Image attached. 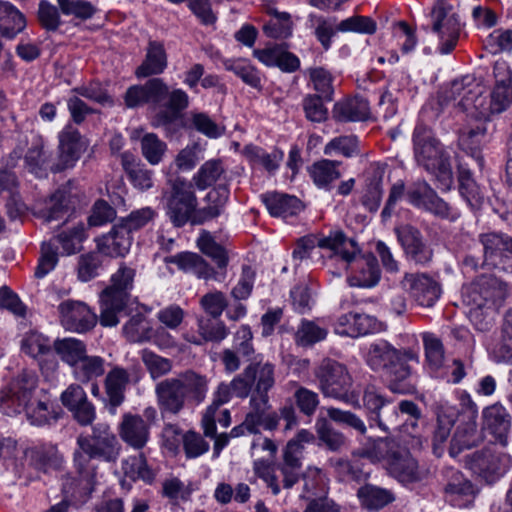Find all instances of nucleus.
I'll return each mask as SVG.
<instances>
[{
  "mask_svg": "<svg viewBox=\"0 0 512 512\" xmlns=\"http://www.w3.org/2000/svg\"><path fill=\"white\" fill-rule=\"evenodd\" d=\"M122 332L129 342L144 343L151 340L154 329L144 314L136 313L124 324Z\"/></svg>",
  "mask_w": 512,
  "mask_h": 512,
  "instance_id": "50",
  "label": "nucleus"
},
{
  "mask_svg": "<svg viewBox=\"0 0 512 512\" xmlns=\"http://www.w3.org/2000/svg\"><path fill=\"white\" fill-rule=\"evenodd\" d=\"M121 439L130 447L141 450L150 438V425L137 414L126 413L119 425Z\"/></svg>",
  "mask_w": 512,
  "mask_h": 512,
  "instance_id": "30",
  "label": "nucleus"
},
{
  "mask_svg": "<svg viewBox=\"0 0 512 512\" xmlns=\"http://www.w3.org/2000/svg\"><path fill=\"white\" fill-rule=\"evenodd\" d=\"M228 198L229 189L226 185H218L209 191L206 195L208 205L198 210L193 218V225H199L218 217L223 212Z\"/></svg>",
  "mask_w": 512,
  "mask_h": 512,
  "instance_id": "39",
  "label": "nucleus"
},
{
  "mask_svg": "<svg viewBox=\"0 0 512 512\" xmlns=\"http://www.w3.org/2000/svg\"><path fill=\"white\" fill-rule=\"evenodd\" d=\"M56 355L73 368L87 353L85 342L74 337L57 338L53 342Z\"/></svg>",
  "mask_w": 512,
  "mask_h": 512,
  "instance_id": "46",
  "label": "nucleus"
},
{
  "mask_svg": "<svg viewBox=\"0 0 512 512\" xmlns=\"http://www.w3.org/2000/svg\"><path fill=\"white\" fill-rule=\"evenodd\" d=\"M93 459H97V455H92L79 447L74 451V467L79 477H81V482L85 483V487H91L96 476V467L92 463Z\"/></svg>",
  "mask_w": 512,
  "mask_h": 512,
  "instance_id": "60",
  "label": "nucleus"
},
{
  "mask_svg": "<svg viewBox=\"0 0 512 512\" xmlns=\"http://www.w3.org/2000/svg\"><path fill=\"white\" fill-rule=\"evenodd\" d=\"M492 356L497 363L512 364V308L504 314L501 336L492 349Z\"/></svg>",
  "mask_w": 512,
  "mask_h": 512,
  "instance_id": "49",
  "label": "nucleus"
},
{
  "mask_svg": "<svg viewBox=\"0 0 512 512\" xmlns=\"http://www.w3.org/2000/svg\"><path fill=\"white\" fill-rule=\"evenodd\" d=\"M308 20L311 23V27L314 28L315 37L321 46L328 50L331 47L332 37L338 32L337 26L334 27V23L330 19L315 14H310Z\"/></svg>",
  "mask_w": 512,
  "mask_h": 512,
  "instance_id": "62",
  "label": "nucleus"
},
{
  "mask_svg": "<svg viewBox=\"0 0 512 512\" xmlns=\"http://www.w3.org/2000/svg\"><path fill=\"white\" fill-rule=\"evenodd\" d=\"M168 66V56L164 44L150 40L142 63L136 68L137 78H146L162 74Z\"/></svg>",
  "mask_w": 512,
  "mask_h": 512,
  "instance_id": "34",
  "label": "nucleus"
},
{
  "mask_svg": "<svg viewBox=\"0 0 512 512\" xmlns=\"http://www.w3.org/2000/svg\"><path fill=\"white\" fill-rule=\"evenodd\" d=\"M77 445L84 451L97 455V459L105 462H115L121 450L116 435L106 423H97L92 426L91 435H79Z\"/></svg>",
  "mask_w": 512,
  "mask_h": 512,
  "instance_id": "16",
  "label": "nucleus"
},
{
  "mask_svg": "<svg viewBox=\"0 0 512 512\" xmlns=\"http://www.w3.org/2000/svg\"><path fill=\"white\" fill-rule=\"evenodd\" d=\"M26 27L23 14L11 3L0 0V33L12 39Z\"/></svg>",
  "mask_w": 512,
  "mask_h": 512,
  "instance_id": "45",
  "label": "nucleus"
},
{
  "mask_svg": "<svg viewBox=\"0 0 512 512\" xmlns=\"http://www.w3.org/2000/svg\"><path fill=\"white\" fill-rule=\"evenodd\" d=\"M234 394V388L232 381L229 384L220 383L213 394L212 403L206 408L202 420V429L206 431L208 435H213L215 430L216 413L220 406L228 403Z\"/></svg>",
  "mask_w": 512,
  "mask_h": 512,
  "instance_id": "44",
  "label": "nucleus"
},
{
  "mask_svg": "<svg viewBox=\"0 0 512 512\" xmlns=\"http://www.w3.org/2000/svg\"><path fill=\"white\" fill-rule=\"evenodd\" d=\"M243 154L252 165H260L269 173H274L283 159L281 151L267 153L262 148L252 144L244 147Z\"/></svg>",
  "mask_w": 512,
  "mask_h": 512,
  "instance_id": "54",
  "label": "nucleus"
},
{
  "mask_svg": "<svg viewBox=\"0 0 512 512\" xmlns=\"http://www.w3.org/2000/svg\"><path fill=\"white\" fill-rule=\"evenodd\" d=\"M401 285L423 307L433 306L441 294L439 283L427 273H406Z\"/></svg>",
  "mask_w": 512,
  "mask_h": 512,
  "instance_id": "24",
  "label": "nucleus"
},
{
  "mask_svg": "<svg viewBox=\"0 0 512 512\" xmlns=\"http://www.w3.org/2000/svg\"><path fill=\"white\" fill-rule=\"evenodd\" d=\"M357 495L361 504L370 510L381 509L394 500L391 491L371 484L359 488Z\"/></svg>",
  "mask_w": 512,
  "mask_h": 512,
  "instance_id": "53",
  "label": "nucleus"
},
{
  "mask_svg": "<svg viewBox=\"0 0 512 512\" xmlns=\"http://www.w3.org/2000/svg\"><path fill=\"white\" fill-rule=\"evenodd\" d=\"M432 31L439 38V52L449 54L455 48L460 35V20L457 14L450 13V9L443 0L437 1L430 13Z\"/></svg>",
  "mask_w": 512,
  "mask_h": 512,
  "instance_id": "19",
  "label": "nucleus"
},
{
  "mask_svg": "<svg viewBox=\"0 0 512 512\" xmlns=\"http://www.w3.org/2000/svg\"><path fill=\"white\" fill-rule=\"evenodd\" d=\"M394 232L408 260L417 265H427L432 261L433 249L418 228L403 224L395 227Z\"/></svg>",
  "mask_w": 512,
  "mask_h": 512,
  "instance_id": "20",
  "label": "nucleus"
},
{
  "mask_svg": "<svg viewBox=\"0 0 512 512\" xmlns=\"http://www.w3.org/2000/svg\"><path fill=\"white\" fill-rule=\"evenodd\" d=\"M417 360L411 349H397L386 340L369 345L366 362L374 371H382L389 380V389L394 393L405 394L409 388L402 385L412 374L409 361Z\"/></svg>",
  "mask_w": 512,
  "mask_h": 512,
  "instance_id": "5",
  "label": "nucleus"
},
{
  "mask_svg": "<svg viewBox=\"0 0 512 512\" xmlns=\"http://www.w3.org/2000/svg\"><path fill=\"white\" fill-rule=\"evenodd\" d=\"M135 270L122 264L111 277V285L100 296V324L113 327L119 323V315L124 312L133 288Z\"/></svg>",
  "mask_w": 512,
  "mask_h": 512,
  "instance_id": "11",
  "label": "nucleus"
},
{
  "mask_svg": "<svg viewBox=\"0 0 512 512\" xmlns=\"http://www.w3.org/2000/svg\"><path fill=\"white\" fill-rule=\"evenodd\" d=\"M267 13L272 18L263 27L266 36L274 39H285L291 36L293 23L289 13L279 12L275 8H268Z\"/></svg>",
  "mask_w": 512,
  "mask_h": 512,
  "instance_id": "52",
  "label": "nucleus"
},
{
  "mask_svg": "<svg viewBox=\"0 0 512 512\" xmlns=\"http://www.w3.org/2000/svg\"><path fill=\"white\" fill-rule=\"evenodd\" d=\"M167 103L164 105L165 110L157 113L154 118L153 126L168 128L180 116L181 111L186 109L189 104V97L182 89L168 90Z\"/></svg>",
  "mask_w": 512,
  "mask_h": 512,
  "instance_id": "37",
  "label": "nucleus"
},
{
  "mask_svg": "<svg viewBox=\"0 0 512 512\" xmlns=\"http://www.w3.org/2000/svg\"><path fill=\"white\" fill-rule=\"evenodd\" d=\"M341 162L322 159L308 168V173L318 188L330 189L331 184L341 177Z\"/></svg>",
  "mask_w": 512,
  "mask_h": 512,
  "instance_id": "48",
  "label": "nucleus"
},
{
  "mask_svg": "<svg viewBox=\"0 0 512 512\" xmlns=\"http://www.w3.org/2000/svg\"><path fill=\"white\" fill-rule=\"evenodd\" d=\"M168 95V85L162 78H151L142 85L130 86L124 94L127 108L134 109L146 104L159 106Z\"/></svg>",
  "mask_w": 512,
  "mask_h": 512,
  "instance_id": "23",
  "label": "nucleus"
},
{
  "mask_svg": "<svg viewBox=\"0 0 512 512\" xmlns=\"http://www.w3.org/2000/svg\"><path fill=\"white\" fill-rule=\"evenodd\" d=\"M169 183L171 189L166 194V214L171 223L175 227H182L189 221L193 224L198 202L192 183L180 177Z\"/></svg>",
  "mask_w": 512,
  "mask_h": 512,
  "instance_id": "12",
  "label": "nucleus"
},
{
  "mask_svg": "<svg viewBox=\"0 0 512 512\" xmlns=\"http://www.w3.org/2000/svg\"><path fill=\"white\" fill-rule=\"evenodd\" d=\"M458 182L459 192L467 204L472 209L479 208L483 203L484 195L480 187L472 178L470 171L464 168H460L458 174Z\"/></svg>",
  "mask_w": 512,
  "mask_h": 512,
  "instance_id": "56",
  "label": "nucleus"
},
{
  "mask_svg": "<svg viewBox=\"0 0 512 512\" xmlns=\"http://www.w3.org/2000/svg\"><path fill=\"white\" fill-rule=\"evenodd\" d=\"M122 470L125 476L132 480L141 479L146 483H152L155 478L154 471L148 466L143 454L130 456L122 462Z\"/></svg>",
  "mask_w": 512,
  "mask_h": 512,
  "instance_id": "58",
  "label": "nucleus"
},
{
  "mask_svg": "<svg viewBox=\"0 0 512 512\" xmlns=\"http://www.w3.org/2000/svg\"><path fill=\"white\" fill-rule=\"evenodd\" d=\"M412 142L418 166L436 177L441 190H449L453 184L450 155L433 131L424 124H418L413 131Z\"/></svg>",
  "mask_w": 512,
  "mask_h": 512,
  "instance_id": "6",
  "label": "nucleus"
},
{
  "mask_svg": "<svg viewBox=\"0 0 512 512\" xmlns=\"http://www.w3.org/2000/svg\"><path fill=\"white\" fill-rule=\"evenodd\" d=\"M328 330L315 321L302 319L295 333V342L298 346L308 347L323 341Z\"/></svg>",
  "mask_w": 512,
  "mask_h": 512,
  "instance_id": "55",
  "label": "nucleus"
},
{
  "mask_svg": "<svg viewBox=\"0 0 512 512\" xmlns=\"http://www.w3.org/2000/svg\"><path fill=\"white\" fill-rule=\"evenodd\" d=\"M319 440L331 451H340L346 446V436L332 427L325 418H319L315 424Z\"/></svg>",
  "mask_w": 512,
  "mask_h": 512,
  "instance_id": "59",
  "label": "nucleus"
},
{
  "mask_svg": "<svg viewBox=\"0 0 512 512\" xmlns=\"http://www.w3.org/2000/svg\"><path fill=\"white\" fill-rule=\"evenodd\" d=\"M314 376L324 397L342 401L354 408L363 407L358 392L351 389L353 380L344 364L325 358L314 369Z\"/></svg>",
  "mask_w": 512,
  "mask_h": 512,
  "instance_id": "8",
  "label": "nucleus"
},
{
  "mask_svg": "<svg viewBox=\"0 0 512 512\" xmlns=\"http://www.w3.org/2000/svg\"><path fill=\"white\" fill-rule=\"evenodd\" d=\"M443 475L446 480L444 493L450 502L462 506V503L456 502L460 500L468 501L474 496L475 491L472 483L460 471L454 468H446L443 470Z\"/></svg>",
  "mask_w": 512,
  "mask_h": 512,
  "instance_id": "36",
  "label": "nucleus"
},
{
  "mask_svg": "<svg viewBox=\"0 0 512 512\" xmlns=\"http://www.w3.org/2000/svg\"><path fill=\"white\" fill-rule=\"evenodd\" d=\"M463 303L470 307V317L497 312L508 296L505 282L494 277L482 275L462 287Z\"/></svg>",
  "mask_w": 512,
  "mask_h": 512,
  "instance_id": "7",
  "label": "nucleus"
},
{
  "mask_svg": "<svg viewBox=\"0 0 512 512\" xmlns=\"http://www.w3.org/2000/svg\"><path fill=\"white\" fill-rule=\"evenodd\" d=\"M229 334L224 322L212 317H197V332L186 331L183 339L193 345L202 346L208 342H221Z\"/></svg>",
  "mask_w": 512,
  "mask_h": 512,
  "instance_id": "29",
  "label": "nucleus"
},
{
  "mask_svg": "<svg viewBox=\"0 0 512 512\" xmlns=\"http://www.w3.org/2000/svg\"><path fill=\"white\" fill-rule=\"evenodd\" d=\"M510 463L508 454L498 452L492 446L473 453L470 462L471 469L487 483H493L500 478L509 468Z\"/></svg>",
  "mask_w": 512,
  "mask_h": 512,
  "instance_id": "21",
  "label": "nucleus"
},
{
  "mask_svg": "<svg viewBox=\"0 0 512 512\" xmlns=\"http://www.w3.org/2000/svg\"><path fill=\"white\" fill-rule=\"evenodd\" d=\"M353 455L381 464L389 475L404 484L419 482L423 478L410 451L389 437L368 438L353 451Z\"/></svg>",
  "mask_w": 512,
  "mask_h": 512,
  "instance_id": "3",
  "label": "nucleus"
},
{
  "mask_svg": "<svg viewBox=\"0 0 512 512\" xmlns=\"http://www.w3.org/2000/svg\"><path fill=\"white\" fill-rule=\"evenodd\" d=\"M315 436L306 429H301L290 439L282 451V460L274 464L275 483L278 491L270 490L274 496L288 492L303 476L302 459L305 444L313 442Z\"/></svg>",
  "mask_w": 512,
  "mask_h": 512,
  "instance_id": "10",
  "label": "nucleus"
},
{
  "mask_svg": "<svg viewBox=\"0 0 512 512\" xmlns=\"http://www.w3.org/2000/svg\"><path fill=\"white\" fill-rule=\"evenodd\" d=\"M379 330V322L373 316L363 313L341 315L334 324V332L340 336L357 338Z\"/></svg>",
  "mask_w": 512,
  "mask_h": 512,
  "instance_id": "28",
  "label": "nucleus"
},
{
  "mask_svg": "<svg viewBox=\"0 0 512 512\" xmlns=\"http://www.w3.org/2000/svg\"><path fill=\"white\" fill-rule=\"evenodd\" d=\"M85 149L86 144L79 131L70 125L66 126L59 134V162L51 166V170L59 172L73 167Z\"/></svg>",
  "mask_w": 512,
  "mask_h": 512,
  "instance_id": "26",
  "label": "nucleus"
},
{
  "mask_svg": "<svg viewBox=\"0 0 512 512\" xmlns=\"http://www.w3.org/2000/svg\"><path fill=\"white\" fill-rule=\"evenodd\" d=\"M479 435L477 420H457V426L451 439L449 454L456 457L462 450L477 445Z\"/></svg>",
  "mask_w": 512,
  "mask_h": 512,
  "instance_id": "38",
  "label": "nucleus"
},
{
  "mask_svg": "<svg viewBox=\"0 0 512 512\" xmlns=\"http://www.w3.org/2000/svg\"><path fill=\"white\" fill-rule=\"evenodd\" d=\"M141 360L144 363L152 379H158L172 370V361L164 358L151 350L141 351Z\"/></svg>",
  "mask_w": 512,
  "mask_h": 512,
  "instance_id": "63",
  "label": "nucleus"
},
{
  "mask_svg": "<svg viewBox=\"0 0 512 512\" xmlns=\"http://www.w3.org/2000/svg\"><path fill=\"white\" fill-rule=\"evenodd\" d=\"M337 233H343L340 230L331 231L328 236L325 237H315V236H307L299 239L296 244V248L294 249L292 256L294 260L302 261L310 256L311 251L316 247H320L323 249H329L334 252L336 255L337 250L339 248V244L334 241Z\"/></svg>",
  "mask_w": 512,
  "mask_h": 512,
  "instance_id": "47",
  "label": "nucleus"
},
{
  "mask_svg": "<svg viewBox=\"0 0 512 512\" xmlns=\"http://www.w3.org/2000/svg\"><path fill=\"white\" fill-rule=\"evenodd\" d=\"M425 356L430 370L438 373L444 363V347L441 340L433 333L426 332L422 335Z\"/></svg>",
  "mask_w": 512,
  "mask_h": 512,
  "instance_id": "57",
  "label": "nucleus"
},
{
  "mask_svg": "<svg viewBox=\"0 0 512 512\" xmlns=\"http://www.w3.org/2000/svg\"><path fill=\"white\" fill-rule=\"evenodd\" d=\"M275 365L263 361L262 357L251 361L243 371L232 379L234 395L246 398L251 391L268 393L275 385Z\"/></svg>",
  "mask_w": 512,
  "mask_h": 512,
  "instance_id": "13",
  "label": "nucleus"
},
{
  "mask_svg": "<svg viewBox=\"0 0 512 512\" xmlns=\"http://www.w3.org/2000/svg\"><path fill=\"white\" fill-rule=\"evenodd\" d=\"M261 197L272 216L285 218L297 214L302 209L301 201L295 196L278 192H268Z\"/></svg>",
  "mask_w": 512,
  "mask_h": 512,
  "instance_id": "40",
  "label": "nucleus"
},
{
  "mask_svg": "<svg viewBox=\"0 0 512 512\" xmlns=\"http://www.w3.org/2000/svg\"><path fill=\"white\" fill-rule=\"evenodd\" d=\"M483 248L482 265L512 272V237L501 232L482 233L478 237Z\"/></svg>",
  "mask_w": 512,
  "mask_h": 512,
  "instance_id": "18",
  "label": "nucleus"
},
{
  "mask_svg": "<svg viewBox=\"0 0 512 512\" xmlns=\"http://www.w3.org/2000/svg\"><path fill=\"white\" fill-rule=\"evenodd\" d=\"M363 408L367 412L370 426L375 424L383 432L399 430L413 434L422 418L419 406L411 400H401L395 404L386 398L378 388L367 385L363 390Z\"/></svg>",
  "mask_w": 512,
  "mask_h": 512,
  "instance_id": "1",
  "label": "nucleus"
},
{
  "mask_svg": "<svg viewBox=\"0 0 512 512\" xmlns=\"http://www.w3.org/2000/svg\"><path fill=\"white\" fill-rule=\"evenodd\" d=\"M105 360L100 356H89L87 353L85 357L72 368L73 376L76 380L82 383L92 381L105 373Z\"/></svg>",
  "mask_w": 512,
  "mask_h": 512,
  "instance_id": "51",
  "label": "nucleus"
},
{
  "mask_svg": "<svg viewBox=\"0 0 512 512\" xmlns=\"http://www.w3.org/2000/svg\"><path fill=\"white\" fill-rule=\"evenodd\" d=\"M60 399L81 426L92 424L96 417L95 407L88 401L85 390L79 384L69 385L62 392Z\"/></svg>",
  "mask_w": 512,
  "mask_h": 512,
  "instance_id": "27",
  "label": "nucleus"
},
{
  "mask_svg": "<svg viewBox=\"0 0 512 512\" xmlns=\"http://www.w3.org/2000/svg\"><path fill=\"white\" fill-rule=\"evenodd\" d=\"M53 345L50 339L42 333L30 331L25 334L21 341V349L28 356L39 361L41 369L50 363L52 367L57 366V361L52 353Z\"/></svg>",
  "mask_w": 512,
  "mask_h": 512,
  "instance_id": "33",
  "label": "nucleus"
},
{
  "mask_svg": "<svg viewBox=\"0 0 512 512\" xmlns=\"http://www.w3.org/2000/svg\"><path fill=\"white\" fill-rule=\"evenodd\" d=\"M334 241L339 244L336 255L341 257L351 272L349 284L363 288L377 285L381 274L377 258L370 253L360 254L355 240L346 237L344 233H337Z\"/></svg>",
  "mask_w": 512,
  "mask_h": 512,
  "instance_id": "9",
  "label": "nucleus"
},
{
  "mask_svg": "<svg viewBox=\"0 0 512 512\" xmlns=\"http://www.w3.org/2000/svg\"><path fill=\"white\" fill-rule=\"evenodd\" d=\"M141 151L144 158L151 164H159L165 152L167 145L154 133H146L140 140Z\"/></svg>",
  "mask_w": 512,
  "mask_h": 512,
  "instance_id": "61",
  "label": "nucleus"
},
{
  "mask_svg": "<svg viewBox=\"0 0 512 512\" xmlns=\"http://www.w3.org/2000/svg\"><path fill=\"white\" fill-rule=\"evenodd\" d=\"M224 172L222 163L217 160L205 162L194 175L193 181L200 190L214 184Z\"/></svg>",
  "mask_w": 512,
  "mask_h": 512,
  "instance_id": "64",
  "label": "nucleus"
},
{
  "mask_svg": "<svg viewBox=\"0 0 512 512\" xmlns=\"http://www.w3.org/2000/svg\"><path fill=\"white\" fill-rule=\"evenodd\" d=\"M130 383V374L127 369L113 366L106 374L104 380L105 392L112 412L119 407L125 399V391Z\"/></svg>",
  "mask_w": 512,
  "mask_h": 512,
  "instance_id": "35",
  "label": "nucleus"
},
{
  "mask_svg": "<svg viewBox=\"0 0 512 512\" xmlns=\"http://www.w3.org/2000/svg\"><path fill=\"white\" fill-rule=\"evenodd\" d=\"M483 428L502 446L508 444V435L512 428V416L500 402H495L482 410Z\"/></svg>",
  "mask_w": 512,
  "mask_h": 512,
  "instance_id": "25",
  "label": "nucleus"
},
{
  "mask_svg": "<svg viewBox=\"0 0 512 512\" xmlns=\"http://www.w3.org/2000/svg\"><path fill=\"white\" fill-rule=\"evenodd\" d=\"M369 116V105L363 98H351L334 105L333 117L341 122L363 121Z\"/></svg>",
  "mask_w": 512,
  "mask_h": 512,
  "instance_id": "43",
  "label": "nucleus"
},
{
  "mask_svg": "<svg viewBox=\"0 0 512 512\" xmlns=\"http://www.w3.org/2000/svg\"><path fill=\"white\" fill-rule=\"evenodd\" d=\"M208 392L206 376L186 370L176 377L166 378L155 386L157 404L161 415H178L189 402L201 404Z\"/></svg>",
  "mask_w": 512,
  "mask_h": 512,
  "instance_id": "4",
  "label": "nucleus"
},
{
  "mask_svg": "<svg viewBox=\"0 0 512 512\" xmlns=\"http://www.w3.org/2000/svg\"><path fill=\"white\" fill-rule=\"evenodd\" d=\"M28 464L43 473L58 471L63 467L64 459L53 444H38L25 451Z\"/></svg>",
  "mask_w": 512,
  "mask_h": 512,
  "instance_id": "31",
  "label": "nucleus"
},
{
  "mask_svg": "<svg viewBox=\"0 0 512 512\" xmlns=\"http://www.w3.org/2000/svg\"><path fill=\"white\" fill-rule=\"evenodd\" d=\"M121 164L132 185L141 191L153 186V171L144 164L137 162L130 153L121 154Z\"/></svg>",
  "mask_w": 512,
  "mask_h": 512,
  "instance_id": "42",
  "label": "nucleus"
},
{
  "mask_svg": "<svg viewBox=\"0 0 512 512\" xmlns=\"http://www.w3.org/2000/svg\"><path fill=\"white\" fill-rule=\"evenodd\" d=\"M60 323L66 331L85 333L93 329L97 316L82 301L66 300L59 304Z\"/></svg>",
  "mask_w": 512,
  "mask_h": 512,
  "instance_id": "22",
  "label": "nucleus"
},
{
  "mask_svg": "<svg viewBox=\"0 0 512 512\" xmlns=\"http://www.w3.org/2000/svg\"><path fill=\"white\" fill-rule=\"evenodd\" d=\"M37 376L34 372L23 371L0 391V410L8 416L25 411L32 425L44 426L56 421L59 413L52 404L46 401L31 403L32 395L37 387Z\"/></svg>",
  "mask_w": 512,
  "mask_h": 512,
  "instance_id": "2",
  "label": "nucleus"
},
{
  "mask_svg": "<svg viewBox=\"0 0 512 512\" xmlns=\"http://www.w3.org/2000/svg\"><path fill=\"white\" fill-rule=\"evenodd\" d=\"M483 86L472 76L465 75L453 80L439 95V103L442 106L452 105L461 111L477 113L478 98L483 94Z\"/></svg>",
  "mask_w": 512,
  "mask_h": 512,
  "instance_id": "15",
  "label": "nucleus"
},
{
  "mask_svg": "<svg viewBox=\"0 0 512 512\" xmlns=\"http://www.w3.org/2000/svg\"><path fill=\"white\" fill-rule=\"evenodd\" d=\"M168 262L176 264L179 269L192 273L200 279H217L215 270L196 253H180L171 257Z\"/></svg>",
  "mask_w": 512,
  "mask_h": 512,
  "instance_id": "41",
  "label": "nucleus"
},
{
  "mask_svg": "<svg viewBox=\"0 0 512 512\" xmlns=\"http://www.w3.org/2000/svg\"><path fill=\"white\" fill-rule=\"evenodd\" d=\"M495 86L490 99L481 94L477 102V117L488 120L491 115L505 111L512 104V72L505 62H496L493 68Z\"/></svg>",
  "mask_w": 512,
  "mask_h": 512,
  "instance_id": "14",
  "label": "nucleus"
},
{
  "mask_svg": "<svg viewBox=\"0 0 512 512\" xmlns=\"http://www.w3.org/2000/svg\"><path fill=\"white\" fill-rule=\"evenodd\" d=\"M406 197L414 207L430 212L435 216L450 220H456L460 216V213L440 198L425 180L412 183L406 192Z\"/></svg>",
  "mask_w": 512,
  "mask_h": 512,
  "instance_id": "17",
  "label": "nucleus"
},
{
  "mask_svg": "<svg viewBox=\"0 0 512 512\" xmlns=\"http://www.w3.org/2000/svg\"><path fill=\"white\" fill-rule=\"evenodd\" d=\"M97 249L109 257H123L130 250L133 238L119 223L97 240Z\"/></svg>",
  "mask_w": 512,
  "mask_h": 512,
  "instance_id": "32",
  "label": "nucleus"
}]
</instances>
